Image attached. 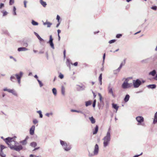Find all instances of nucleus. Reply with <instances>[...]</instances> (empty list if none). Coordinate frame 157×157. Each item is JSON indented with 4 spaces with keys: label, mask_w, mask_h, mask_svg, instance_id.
<instances>
[{
    "label": "nucleus",
    "mask_w": 157,
    "mask_h": 157,
    "mask_svg": "<svg viewBox=\"0 0 157 157\" xmlns=\"http://www.w3.org/2000/svg\"><path fill=\"white\" fill-rule=\"evenodd\" d=\"M53 39L52 38V35H50L49 36V40L48 42V43L49 44L50 46L51 47V48L53 49H54V44L53 43Z\"/></svg>",
    "instance_id": "8"
},
{
    "label": "nucleus",
    "mask_w": 157,
    "mask_h": 157,
    "mask_svg": "<svg viewBox=\"0 0 157 157\" xmlns=\"http://www.w3.org/2000/svg\"><path fill=\"white\" fill-rule=\"evenodd\" d=\"M43 24L44 25H47V27L48 28L50 27L51 25H52V24L49 22L46 21L45 22H43Z\"/></svg>",
    "instance_id": "13"
},
{
    "label": "nucleus",
    "mask_w": 157,
    "mask_h": 157,
    "mask_svg": "<svg viewBox=\"0 0 157 157\" xmlns=\"http://www.w3.org/2000/svg\"><path fill=\"white\" fill-rule=\"evenodd\" d=\"M122 36V35L121 34H118L116 35V37L117 38H120Z\"/></svg>",
    "instance_id": "45"
},
{
    "label": "nucleus",
    "mask_w": 157,
    "mask_h": 157,
    "mask_svg": "<svg viewBox=\"0 0 157 157\" xmlns=\"http://www.w3.org/2000/svg\"><path fill=\"white\" fill-rule=\"evenodd\" d=\"M57 32H58V35H59V34L61 32V30L59 29H58L57 30Z\"/></svg>",
    "instance_id": "60"
},
{
    "label": "nucleus",
    "mask_w": 157,
    "mask_h": 157,
    "mask_svg": "<svg viewBox=\"0 0 157 157\" xmlns=\"http://www.w3.org/2000/svg\"><path fill=\"white\" fill-rule=\"evenodd\" d=\"M99 151V147L98 144H96L94 146L93 153L89 152L88 155L89 157H92L94 155H97Z\"/></svg>",
    "instance_id": "4"
},
{
    "label": "nucleus",
    "mask_w": 157,
    "mask_h": 157,
    "mask_svg": "<svg viewBox=\"0 0 157 157\" xmlns=\"http://www.w3.org/2000/svg\"><path fill=\"white\" fill-rule=\"evenodd\" d=\"M35 129V126L34 125H33L30 128L29 130L30 134L31 135H33L34 133V130Z\"/></svg>",
    "instance_id": "10"
},
{
    "label": "nucleus",
    "mask_w": 157,
    "mask_h": 157,
    "mask_svg": "<svg viewBox=\"0 0 157 157\" xmlns=\"http://www.w3.org/2000/svg\"><path fill=\"white\" fill-rule=\"evenodd\" d=\"M157 123V112H156L154 115V119L153 121V123L155 124Z\"/></svg>",
    "instance_id": "16"
},
{
    "label": "nucleus",
    "mask_w": 157,
    "mask_h": 157,
    "mask_svg": "<svg viewBox=\"0 0 157 157\" xmlns=\"http://www.w3.org/2000/svg\"><path fill=\"white\" fill-rule=\"evenodd\" d=\"M14 0H10L9 5H12L14 3Z\"/></svg>",
    "instance_id": "40"
},
{
    "label": "nucleus",
    "mask_w": 157,
    "mask_h": 157,
    "mask_svg": "<svg viewBox=\"0 0 157 157\" xmlns=\"http://www.w3.org/2000/svg\"><path fill=\"white\" fill-rule=\"evenodd\" d=\"M34 155H32V154H31L30 155V157H34Z\"/></svg>",
    "instance_id": "64"
},
{
    "label": "nucleus",
    "mask_w": 157,
    "mask_h": 157,
    "mask_svg": "<svg viewBox=\"0 0 157 157\" xmlns=\"http://www.w3.org/2000/svg\"><path fill=\"white\" fill-rule=\"evenodd\" d=\"M4 140L12 150L19 151L22 149L23 147L21 145H17L18 143L15 141L14 138L8 137L4 139Z\"/></svg>",
    "instance_id": "1"
},
{
    "label": "nucleus",
    "mask_w": 157,
    "mask_h": 157,
    "mask_svg": "<svg viewBox=\"0 0 157 157\" xmlns=\"http://www.w3.org/2000/svg\"><path fill=\"white\" fill-rule=\"evenodd\" d=\"M16 8L15 6H14L13 7V14L14 15H16Z\"/></svg>",
    "instance_id": "36"
},
{
    "label": "nucleus",
    "mask_w": 157,
    "mask_h": 157,
    "mask_svg": "<svg viewBox=\"0 0 157 157\" xmlns=\"http://www.w3.org/2000/svg\"><path fill=\"white\" fill-rule=\"evenodd\" d=\"M143 154V153L142 152L140 155H134L133 157H138L139 156H140V155H141Z\"/></svg>",
    "instance_id": "52"
},
{
    "label": "nucleus",
    "mask_w": 157,
    "mask_h": 157,
    "mask_svg": "<svg viewBox=\"0 0 157 157\" xmlns=\"http://www.w3.org/2000/svg\"><path fill=\"white\" fill-rule=\"evenodd\" d=\"M37 80L39 83V84L40 85V87H41L43 86V84L41 82V81H40V80H39L38 79H37Z\"/></svg>",
    "instance_id": "42"
},
{
    "label": "nucleus",
    "mask_w": 157,
    "mask_h": 157,
    "mask_svg": "<svg viewBox=\"0 0 157 157\" xmlns=\"http://www.w3.org/2000/svg\"><path fill=\"white\" fill-rule=\"evenodd\" d=\"M78 64V62H76L75 63H74L72 65H74V66H77Z\"/></svg>",
    "instance_id": "55"
},
{
    "label": "nucleus",
    "mask_w": 157,
    "mask_h": 157,
    "mask_svg": "<svg viewBox=\"0 0 157 157\" xmlns=\"http://www.w3.org/2000/svg\"><path fill=\"white\" fill-rule=\"evenodd\" d=\"M34 33L35 35L37 36L38 39L40 41H43L44 40L42 39L40 36L36 32H34Z\"/></svg>",
    "instance_id": "20"
},
{
    "label": "nucleus",
    "mask_w": 157,
    "mask_h": 157,
    "mask_svg": "<svg viewBox=\"0 0 157 157\" xmlns=\"http://www.w3.org/2000/svg\"><path fill=\"white\" fill-rule=\"evenodd\" d=\"M60 141V144L65 151H68L71 149V147L69 144H67L65 141L61 140Z\"/></svg>",
    "instance_id": "3"
},
{
    "label": "nucleus",
    "mask_w": 157,
    "mask_h": 157,
    "mask_svg": "<svg viewBox=\"0 0 157 157\" xmlns=\"http://www.w3.org/2000/svg\"><path fill=\"white\" fill-rule=\"evenodd\" d=\"M40 3L44 7H45L47 5L46 2L43 1V0H40Z\"/></svg>",
    "instance_id": "17"
},
{
    "label": "nucleus",
    "mask_w": 157,
    "mask_h": 157,
    "mask_svg": "<svg viewBox=\"0 0 157 157\" xmlns=\"http://www.w3.org/2000/svg\"><path fill=\"white\" fill-rule=\"evenodd\" d=\"M111 129L110 128H109L106 135L102 139V140L103 141V146L105 147L108 146L111 140Z\"/></svg>",
    "instance_id": "2"
},
{
    "label": "nucleus",
    "mask_w": 157,
    "mask_h": 157,
    "mask_svg": "<svg viewBox=\"0 0 157 157\" xmlns=\"http://www.w3.org/2000/svg\"><path fill=\"white\" fill-rule=\"evenodd\" d=\"M95 105H96V104H94V103H93V105H92L93 107H94V108L95 107Z\"/></svg>",
    "instance_id": "63"
},
{
    "label": "nucleus",
    "mask_w": 157,
    "mask_h": 157,
    "mask_svg": "<svg viewBox=\"0 0 157 157\" xmlns=\"http://www.w3.org/2000/svg\"><path fill=\"white\" fill-rule=\"evenodd\" d=\"M98 96L99 98H102V96H101V94H100L99 93H98Z\"/></svg>",
    "instance_id": "54"
},
{
    "label": "nucleus",
    "mask_w": 157,
    "mask_h": 157,
    "mask_svg": "<svg viewBox=\"0 0 157 157\" xmlns=\"http://www.w3.org/2000/svg\"><path fill=\"white\" fill-rule=\"evenodd\" d=\"M59 77L60 79H62L63 78L64 76L62 73H60L59 75Z\"/></svg>",
    "instance_id": "39"
},
{
    "label": "nucleus",
    "mask_w": 157,
    "mask_h": 157,
    "mask_svg": "<svg viewBox=\"0 0 157 157\" xmlns=\"http://www.w3.org/2000/svg\"><path fill=\"white\" fill-rule=\"evenodd\" d=\"M129 99H124V102H126L128 101Z\"/></svg>",
    "instance_id": "56"
},
{
    "label": "nucleus",
    "mask_w": 157,
    "mask_h": 157,
    "mask_svg": "<svg viewBox=\"0 0 157 157\" xmlns=\"http://www.w3.org/2000/svg\"><path fill=\"white\" fill-rule=\"evenodd\" d=\"M4 4L2 3H1L0 4V9L2 8L4 6Z\"/></svg>",
    "instance_id": "50"
},
{
    "label": "nucleus",
    "mask_w": 157,
    "mask_h": 157,
    "mask_svg": "<svg viewBox=\"0 0 157 157\" xmlns=\"http://www.w3.org/2000/svg\"><path fill=\"white\" fill-rule=\"evenodd\" d=\"M92 102L91 101H89L86 102V106H88L91 104Z\"/></svg>",
    "instance_id": "28"
},
{
    "label": "nucleus",
    "mask_w": 157,
    "mask_h": 157,
    "mask_svg": "<svg viewBox=\"0 0 157 157\" xmlns=\"http://www.w3.org/2000/svg\"><path fill=\"white\" fill-rule=\"evenodd\" d=\"M131 86L130 84L128 83L127 81H125L122 85V87L124 89H126L130 87Z\"/></svg>",
    "instance_id": "9"
},
{
    "label": "nucleus",
    "mask_w": 157,
    "mask_h": 157,
    "mask_svg": "<svg viewBox=\"0 0 157 157\" xmlns=\"http://www.w3.org/2000/svg\"><path fill=\"white\" fill-rule=\"evenodd\" d=\"M33 123L34 124H36L38 123V121L36 119H34L33 120Z\"/></svg>",
    "instance_id": "43"
},
{
    "label": "nucleus",
    "mask_w": 157,
    "mask_h": 157,
    "mask_svg": "<svg viewBox=\"0 0 157 157\" xmlns=\"http://www.w3.org/2000/svg\"><path fill=\"white\" fill-rule=\"evenodd\" d=\"M126 59H124V61L122 62L120 64L119 67L118 68V70H120L122 68V66L124 65L125 63Z\"/></svg>",
    "instance_id": "21"
},
{
    "label": "nucleus",
    "mask_w": 157,
    "mask_h": 157,
    "mask_svg": "<svg viewBox=\"0 0 157 157\" xmlns=\"http://www.w3.org/2000/svg\"><path fill=\"white\" fill-rule=\"evenodd\" d=\"M36 112L39 114L40 115V117L42 118L43 117V115L42 113V112L41 110H39L36 111Z\"/></svg>",
    "instance_id": "29"
},
{
    "label": "nucleus",
    "mask_w": 157,
    "mask_h": 157,
    "mask_svg": "<svg viewBox=\"0 0 157 157\" xmlns=\"http://www.w3.org/2000/svg\"><path fill=\"white\" fill-rule=\"evenodd\" d=\"M28 50V49L27 48L25 47H20L17 49V50L19 52L25 51Z\"/></svg>",
    "instance_id": "14"
},
{
    "label": "nucleus",
    "mask_w": 157,
    "mask_h": 157,
    "mask_svg": "<svg viewBox=\"0 0 157 157\" xmlns=\"http://www.w3.org/2000/svg\"><path fill=\"white\" fill-rule=\"evenodd\" d=\"M65 54H66V51L65 50H64V51H63V56H64V58H65L66 56Z\"/></svg>",
    "instance_id": "58"
},
{
    "label": "nucleus",
    "mask_w": 157,
    "mask_h": 157,
    "mask_svg": "<svg viewBox=\"0 0 157 157\" xmlns=\"http://www.w3.org/2000/svg\"><path fill=\"white\" fill-rule=\"evenodd\" d=\"M136 119L138 122V123L137 124V125H141L142 126H144V124L143 123L144 121V119L143 117L141 116H137L136 118Z\"/></svg>",
    "instance_id": "5"
},
{
    "label": "nucleus",
    "mask_w": 157,
    "mask_h": 157,
    "mask_svg": "<svg viewBox=\"0 0 157 157\" xmlns=\"http://www.w3.org/2000/svg\"><path fill=\"white\" fill-rule=\"evenodd\" d=\"M53 115V113L51 112L49 113H47L45 115L48 117H49L50 116H52Z\"/></svg>",
    "instance_id": "26"
},
{
    "label": "nucleus",
    "mask_w": 157,
    "mask_h": 157,
    "mask_svg": "<svg viewBox=\"0 0 157 157\" xmlns=\"http://www.w3.org/2000/svg\"><path fill=\"white\" fill-rule=\"evenodd\" d=\"M60 17L59 16V15H57V17H56V19L58 21V22H60L59 21Z\"/></svg>",
    "instance_id": "47"
},
{
    "label": "nucleus",
    "mask_w": 157,
    "mask_h": 157,
    "mask_svg": "<svg viewBox=\"0 0 157 157\" xmlns=\"http://www.w3.org/2000/svg\"><path fill=\"white\" fill-rule=\"evenodd\" d=\"M23 75V73L22 71H20L19 74H17L15 75L17 80V82L19 84H21V78Z\"/></svg>",
    "instance_id": "6"
},
{
    "label": "nucleus",
    "mask_w": 157,
    "mask_h": 157,
    "mask_svg": "<svg viewBox=\"0 0 157 157\" xmlns=\"http://www.w3.org/2000/svg\"><path fill=\"white\" fill-rule=\"evenodd\" d=\"M24 46L27 47L28 46V44L27 43H24Z\"/></svg>",
    "instance_id": "61"
},
{
    "label": "nucleus",
    "mask_w": 157,
    "mask_h": 157,
    "mask_svg": "<svg viewBox=\"0 0 157 157\" xmlns=\"http://www.w3.org/2000/svg\"><path fill=\"white\" fill-rule=\"evenodd\" d=\"M151 9L154 10H156L157 9V7L156 6H153L151 7Z\"/></svg>",
    "instance_id": "51"
},
{
    "label": "nucleus",
    "mask_w": 157,
    "mask_h": 157,
    "mask_svg": "<svg viewBox=\"0 0 157 157\" xmlns=\"http://www.w3.org/2000/svg\"><path fill=\"white\" fill-rule=\"evenodd\" d=\"M116 41V40H110L109 41V44H112V43H114V42H115Z\"/></svg>",
    "instance_id": "44"
},
{
    "label": "nucleus",
    "mask_w": 157,
    "mask_h": 157,
    "mask_svg": "<svg viewBox=\"0 0 157 157\" xmlns=\"http://www.w3.org/2000/svg\"><path fill=\"white\" fill-rule=\"evenodd\" d=\"M52 92L54 95H56L57 94V90L55 88H53L52 89Z\"/></svg>",
    "instance_id": "34"
},
{
    "label": "nucleus",
    "mask_w": 157,
    "mask_h": 157,
    "mask_svg": "<svg viewBox=\"0 0 157 157\" xmlns=\"http://www.w3.org/2000/svg\"><path fill=\"white\" fill-rule=\"evenodd\" d=\"M15 75H11L10 77V80L12 82H13V80L15 79Z\"/></svg>",
    "instance_id": "35"
},
{
    "label": "nucleus",
    "mask_w": 157,
    "mask_h": 157,
    "mask_svg": "<svg viewBox=\"0 0 157 157\" xmlns=\"http://www.w3.org/2000/svg\"><path fill=\"white\" fill-rule=\"evenodd\" d=\"M102 74L101 73L98 78V80H99V81L100 82V83L101 85L102 84Z\"/></svg>",
    "instance_id": "27"
},
{
    "label": "nucleus",
    "mask_w": 157,
    "mask_h": 157,
    "mask_svg": "<svg viewBox=\"0 0 157 157\" xmlns=\"http://www.w3.org/2000/svg\"><path fill=\"white\" fill-rule=\"evenodd\" d=\"M156 74V71L155 70H154L152 71L151 72L149 73V75H151L152 76H154Z\"/></svg>",
    "instance_id": "32"
},
{
    "label": "nucleus",
    "mask_w": 157,
    "mask_h": 157,
    "mask_svg": "<svg viewBox=\"0 0 157 157\" xmlns=\"http://www.w3.org/2000/svg\"><path fill=\"white\" fill-rule=\"evenodd\" d=\"M71 112H77L78 113V110H75V109H71Z\"/></svg>",
    "instance_id": "48"
},
{
    "label": "nucleus",
    "mask_w": 157,
    "mask_h": 157,
    "mask_svg": "<svg viewBox=\"0 0 157 157\" xmlns=\"http://www.w3.org/2000/svg\"><path fill=\"white\" fill-rule=\"evenodd\" d=\"M27 3V2L26 1L24 0V7L25 8H26V7H27V6H26Z\"/></svg>",
    "instance_id": "46"
},
{
    "label": "nucleus",
    "mask_w": 157,
    "mask_h": 157,
    "mask_svg": "<svg viewBox=\"0 0 157 157\" xmlns=\"http://www.w3.org/2000/svg\"><path fill=\"white\" fill-rule=\"evenodd\" d=\"M34 77L36 78L37 79H38V76H37V75H35V76H34Z\"/></svg>",
    "instance_id": "62"
},
{
    "label": "nucleus",
    "mask_w": 157,
    "mask_h": 157,
    "mask_svg": "<svg viewBox=\"0 0 157 157\" xmlns=\"http://www.w3.org/2000/svg\"><path fill=\"white\" fill-rule=\"evenodd\" d=\"M134 86L135 88H137L141 84V82L139 79L136 80H134L133 81Z\"/></svg>",
    "instance_id": "7"
},
{
    "label": "nucleus",
    "mask_w": 157,
    "mask_h": 157,
    "mask_svg": "<svg viewBox=\"0 0 157 157\" xmlns=\"http://www.w3.org/2000/svg\"><path fill=\"white\" fill-rule=\"evenodd\" d=\"M29 138V136H26L25 139L21 141L20 142V143L21 144L23 145H26L27 143V140Z\"/></svg>",
    "instance_id": "11"
},
{
    "label": "nucleus",
    "mask_w": 157,
    "mask_h": 157,
    "mask_svg": "<svg viewBox=\"0 0 157 157\" xmlns=\"http://www.w3.org/2000/svg\"><path fill=\"white\" fill-rule=\"evenodd\" d=\"M108 91H109V94H111L113 96V97H115L113 94V90H112V88H111L110 87H109V89H108Z\"/></svg>",
    "instance_id": "19"
},
{
    "label": "nucleus",
    "mask_w": 157,
    "mask_h": 157,
    "mask_svg": "<svg viewBox=\"0 0 157 157\" xmlns=\"http://www.w3.org/2000/svg\"><path fill=\"white\" fill-rule=\"evenodd\" d=\"M89 119L92 124H94L95 122V120L93 117H90Z\"/></svg>",
    "instance_id": "22"
},
{
    "label": "nucleus",
    "mask_w": 157,
    "mask_h": 157,
    "mask_svg": "<svg viewBox=\"0 0 157 157\" xmlns=\"http://www.w3.org/2000/svg\"><path fill=\"white\" fill-rule=\"evenodd\" d=\"M98 125H96V126L95 127V128H94V130L93 131V134H95L97 133L98 131Z\"/></svg>",
    "instance_id": "18"
},
{
    "label": "nucleus",
    "mask_w": 157,
    "mask_h": 157,
    "mask_svg": "<svg viewBox=\"0 0 157 157\" xmlns=\"http://www.w3.org/2000/svg\"><path fill=\"white\" fill-rule=\"evenodd\" d=\"M156 85L155 84H152V85H150L148 86V87L149 88L154 89L156 87Z\"/></svg>",
    "instance_id": "31"
},
{
    "label": "nucleus",
    "mask_w": 157,
    "mask_h": 157,
    "mask_svg": "<svg viewBox=\"0 0 157 157\" xmlns=\"http://www.w3.org/2000/svg\"><path fill=\"white\" fill-rule=\"evenodd\" d=\"M10 93H12L15 96H17V93L14 89H12Z\"/></svg>",
    "instance_id": "23"
},
{
    "label": "nucleus",
    "mask_w": 157,
    "mask_h": 157,
    "mask_svg": "<svg viewBox=\"0 0 157 157\" xmlns=\"http://www.w3.org/2000/svg\"><path fill=\"white\" fill-rule=\"evenodd\" d=\"M112 105L113 108L116 110V112H117L119 108V106H118L117 104H115L114 103L112 104Z\"/></svg>",
    "instance_id": "15"
},
{
    "label": "nucleus",
    "mask_w": 157,
    "mask_h": 157,
    "mask_svg": "<svg viewBox=\"0 0 157 157\" xmlns=\"http://www.w3.org/2000/svg\"><path fill=\"white\" fill-rule=\"evenodd\" d=\"M130 97V96L128 94H127L124 98H129Z\"/></svg>",
    "instance_id": "59"
},
{
    "label": "nucleus",
    "mask_w": 157,
    "mask_h": 157,
    "mask_svg": "<svg viewBox=\"0 0 157 157\" xmlns=\"http://www.w3.org/2000/svg\"><path fill=\"white\" fill-rule=\"evenodd\" d=\"M1 12L3 13V16H4L7 15L8 14V12L6 11H1Z\"/></svg>",
    "instance_id": "38"
},
{
    "label": "nucleus",
    "mask_w": 157,
    "mask_h": 157,
    "mask_svg": "<svg viewBox=\"0 0 157 157\" xmlns=\"http://www.w3.org/2000/svg\"><path fill=\"white\" fill-rule=\"evenodd\" d=\"M105 57V54L104 53L103 55V62H104Z\"/></svg>",
    "instance_id": "53"
},
{
    "label": "nucleus",
    "mask_w": 157,
    "mask_h": 157,
    "mask_svg": "<svg viewBox=\"0 0 157 157\" xmlns=\"http://www.w3.org/2000/svg\"><path fill=\"white\" fill-rule=\"evenodd\" d=\"M0 156L2 157H5L6 155L2 151H0Z\"/></svg>",
    "instance_id": "33"
},
{
    "label": "nucleus",
    "mask_w": 157,
    "mask_h": 157,
    "mask_svg": "<svg viewBox=\"0 0 157 157\" xmlns=\"http://www.w3.org/2000/svg\"><path fill=\"white\" fill-rule=\"evenodd\" d=\"M65 88L63 86H62L61 87V93L62 94L64 95L65 94Z\"/></svg>",
    "instance_id": "25"
},
{
    "label": "nucleus",
    "mask_w": 157,
    "mask_h": 157,
    "mask_svg": "<svg viewBox=\"0 0 157 157\" xmlns=\"http://www.w3.org/2000/svg\"><path fill=\"white\" fill-rule=\"evenodd\" d=\"M6 148V147L5 146L1 145H0V151H2L3 150Z\"/></svg>",
    "instance_id": "41"
},
{
    "label": "nucleus",
    "mask_w": 157,
    "mask_h": 157,
    "mask_svg": "<svg viewBox=\"0 0 157 157\" xmlns=\"http://www.w3.org/2000/svg\"><path fill=\"white\" fill-rule=\"evenodd\" d=\"M66 64L67 66L70 69H71V66L70 64L73 65V63H72L70 60L69 59H67Z\"/></svg>",
    "instance_id": "12"
},
{
    "label": "nucleus",
    "mask_w": 157,
    "mask_h": 157,
    "mask_svg": "<svg viewBox=\"0 0 157 157\" xmlns=\"http://www.w3.org/2000/svg\"><path fill=\"white\" fill-rule=\"evenodd\" d=\"M12 89H7V88H4L3 89V90L4 91H7L9 93H10V92H11V90Z\"/></svg>",
    "instance_id": "37"
},
{
    "label": "nucleus",
    "mask_w": 157,
    "mask_h": 157,
    "mask_svg": "<svg viewBox=\"0 0 157 157\" xmlns=\"http://www.w3.org/2000/svg\"><path fill=\"white\" fill-rule=\"evenodd\" d=\"M30 145L31 147H35L37 146V143L36 142H32L30 143Z\"/></svg>",
    "instance_id": "24"
},
{
    "label": "nucleus",
    "mask_w": 157,
    "mask_h": 157,
    "mask_svg": "<svg viewBox=\"0 0 157 157\" xmlns=\"http://www.w3.org/2000/svg\"><path fill=\"white\" fill-rule=\"evenodd\" d=\"M58 22V23L57 24L56 26V27L57 28H58L59 27L60 23V22Z\"/></svg>",
    "instance_id": "57"
},
{
    "label": "nucleus",
    "mask_w": 157,
    "mask_h": 157,
    "mask_svg": "<svg viewBox=\"0 0 157 157\" xmlns=\"http://www.w3.org/2000/svg\"><path fill=\"white\" fill-rule=\"evenodd\" d=\"M32 24L33 25H37L38 24L37 22L33 20H32Z\"/></svg>",
    "instance_id": "30"
},
{
    "label": "nucleus",
    "mask_w": 157,
    "mask_h": 157,
    "mask_svg": "<svg viewBox=\"0 0 157 157\" xmlns=\"http://www.w3.org/2000/svg\"><path fill=\"white\" fill-rule=\"evenodd\" d=\"M44 53V50H42L39 52V53L40 54H43Z\"/></svg>",
    "instance_id": "49"
}]
</instances>
